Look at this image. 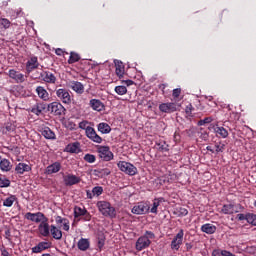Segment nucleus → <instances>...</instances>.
Wrapping results in <instances>:
<instances>
[{"instance_id": "f257e3e1", "label": "nucleus", "mask_w": 256, "mask_h": 256, "mask_svg": "<svg viewBox=\"0 0 256 256\" xmlns=\"http://www.w3.org/2000/svg\"><path fill=\"white\" fill-rule=\"evenodd\" d=\"M96 207L103 217H109L110 219L117 217V210L109 201L100 200L96 203Z\"/></svg>"}, {"instance_id": "f03ea898", "label": "nucleus", "mask_w": 256, "mask_h": 256, "mask_svg": "<svg viewBox=\"0 0 256 256\" xmlns=\"http://www.w3.org/2000/svg\"><path fill=\"white\" fill-rule=\"evenodd\" d=\"M91 217V213L85 207H74V218L78 219V221H81V219L82 221H91Z\"/></svg>"}, {"instance_id": "7ed1b4c3", "label": "nucleus", "mask_w": 256, "mask_h": 256, "mask_svg": "<svg viewBox=\"0 0 256 256\" xmlns=\"http://www.w3.org/2000/svg\"><path fill=\"white\" fill-rule=\"evenodd\" d=\"M117 165L120 171L126 173V175H130V177H133V175H137V167H135V165L126 161H120Z\"/></svg>"}, {"instance_id": "20e7f679", "label": "nucleus", "mask_w": 256, "mask_h": 256, "mask_svg": "<svg viewBox=\"0 0 256 256\" xmlns=\"http://www.w3.org/2000/svg\"><path fill=\"white\" fill-rule=\"evenodd\" d=\"M183 237H185V231L180 229L171 241L170 249H172V251H179V249H181V246L183 245Z\"/></svg>"}, {"instance_id": "39448f33", "label": "nucleus", "mask_w": 256, "mask_h": 256, "mask_svg": "<svg viewBox=\"0 0 256 256\" xmlns=\"http://www.w3.org/2000/svg\"><path fill=\"white\" fill-rule=\"evenodd\" d=\"M151 209V206L147 202H138L133 206L131 212L133 215H147Z\"/></svg>"}, {"instance_id": "423d86ee", "label": "nucleus", "mask_w": 256, "mask_h": 256, "mask_svg": "<svg viewBox=\"0 0 256 256\" xmlns=\"http://www.w3.org/2000/svg\"><path fill=\"white\" fill-rule=\"evenodd\" d=\"M97 153L102 161H112L113 159V152H111L109 146H98Z\"/></svg>"}, {"instance_id": "0eeeda50", "label": "nucleus", "mask_w": 256, "mask_h": 256, "mask_svg": "<svg viewBox=\"0 0 256 256\" xmlns=\"http://www.w3.org/2000/svg\"><path fill=\"white\" fill-rule=\"evenodd\" d=\"M48 111H50V113L52 115H55L57 117H61V115H65V111H67V110L65 109L64 106H62L61 103L52 102L48 105Z\"/></svg>"}, {"instance_id": "6e6552de", "label": "nucleus", "mask_w": 256, "mask_h": 256, "mask_svg": "<svg viewBox=\"0 0 256 256\" xmlns=\"http://www.w3.org/2000/svg\"><path fill=\"white\" fill-rule=\"evenodd\" d=\"M85 135L90 141H93V143L101 144L103 143V138L97 134V131H95V128L88 126L85 131Z\"/></svg>"}, {"instance_id": "1a4fd4ad", "label": "nucleus", "mask_w": 256, "mask_h": 256, "mask_svg": "<svg viewBox=\"0 0 256 256\" xmlns=\"http://www.w3.org/2000/svg\"><path fill=\"white\" fill-rule=\"evenodd\" d=\"M56 97L62 101L65 105L71 104V94L69 90L65 88H59L56 90Z\"/></svg>"}, {"instance_id": "9d476101", "label": "nucleus", "mask_w": 256, "mask_h": 256, "mask_svg": "<svg viewBox=\"0 0 256 256\" xmlns=\"http://www.w3.org/2000/svg\"><path fill=\"white\" fill-rule=\"evenodd\" d=\"M63 181L66 187H73V185H79L81 183V177L74 174H67L63 177Z\"/></svg>"}, {"instance_id": "9b49d317", "label": "nucleus", "mask_w": 256, "mask_h": 256, "mask_svg": "<svg viewBox=\"0 0 256 256\" xmlns=\"http://www.w3.org/2000/svg\"><path fill=\"white\" fill-rule=\"evenodd\" d=\"M151 245V240L147 236H140L135 244L136 251H143V249L149 248Z\"/></svg>"}, {"instance_id": "f8f14e48", "label": "nucleus", "mask_w": 256, "mask_h": 256, "mask_svg": "<svg viewBox=\"0 0 256 256\" xmlns=\"http://www.w3.org/2000/svg\"><path fill=\"white\" fill-rule=\"evenodd\" d=\"M38 79H42L44 83H50L52 85H55V83H57V77L55 76V74H53V72L49 71L41 72Z\"/></svg>"}, {"instance_id": "ddd939ff", "label": "nucleus", "mask_w": 256, "mask_h": 256, "mask_svg": "<svg viewBox=\"0 0 256 256\" xmlns=\"http://www.w3.org/2000/svg\"><path fill=\"white\" fill-rule=\"evenodd\" d=\"M39 58L37 56H32L30 59L26 62V72L33 73L35 69H39Z\"/></svg>"}, {"instance_id": "4468645a", "label": "nucleus", "mask_w": 256, "mask_h": 256, "mask_svg": "<svg viewBox=\"0 0 256 256\" xmlns=\"http://www.w3.org/2000/svg\"><path fill=\"white\" fill-rule=\"evenodd\" d=\"M24 218L27 219L28 221H32L33 223H41V221L45 219V214H43L42 212H37V213L27 212L24 215Z\"/></svg>"}, {"instance_id": "2eb2a0df", "label": "nucleus", "mask_w": 256, "mask_h": 256, "mask_svg": "<svg viewBox=\"0 0 256 256\" xmlns=\"http://www.w3.org/2000/svg\"><path fill=\"white\" fill-rule=\"evenodd\" d=\"M8 76L10 77V79H13L15 83H25V74L15 69H10L8 71Z\"/></svg>"}, {"instance_id": "dca6fc26", "label": "nucleus", "mask_w": 256, "mask_h": 256, "mask_svg": "<svg viewBox=\"0 0 256 256\" xmlns=\"http://www.w3.org/2000/svg\"><path fill=\"white\" fill-rule=\"evenodd\" d=\"M61 162L56 161L50 165H48L45 169L46 175H55V173H59L61 171Z\"/></svg>"}, {"instance_id": "f3484780", "label": "nucleus", "mask_w": 256, "mask_h": 256, "mask_svg": "<svg viewBox=\"0 0 256 256\" xmlns=\"http://www.w3.org/2000/svg\"><path fill=\"white\" fill-rule=\"evenodd\" d=\"M159 109L162 113H175L177 111V104L175 103H162L159 105Z\"/></svg>"}, {"instance_id": "a211bd4d", "label": "nucleus", "mask_w": 256, "mask_h": 256, "mask_svg": "<svg viewBox=\"0 0 256 256\" xmlns=\"http://www.w3.org/2000/svg\"><path fill=\"white\" fill-rule=\"evenodd\" d=\"M103 195V187L96 186L91 190H86L87 199H93V197H101Z\"/></svg>"}, {"instance_id": "6ab92c4d", "label": "nucleus", "mask_w": 256, "mask_h": 256, "mask_svg": "<svg viewBox=\"0 0 256 256\" xmlns=\"http://www.w3.org/2000/svg\"><path fill=\"white\" fill-rule=\"evenodd\" d=\"M155 148L160 153H169V144L163 139L156 140Z\"/></svg>"}, {"instance_id": "aec40b11", "label": "nucleus", "mask_w": 256, "mask_h": 256, "mask_svg": "<svg viewBox=\"0 0 256 256\" xmlns=\"http://www.w3.org/2000/svg\"><path fill=\"white\" fill-rule=\"evenodd\" d=\"M38 231L42 237H49L51 235V226L47 222H42L38 226Z\"/></svg>"}, {"instance_id": "412c9836", "label": "nucleus", "mask_w": 256, "mask_h": 256, "mask_svg": "<svg viewBox=\"0 0 256 256\" xmlns=\"http://www.w3.org/2000/svg\"><path fill=\"white\" fill-rule=\"evenodd\" d=\"M69 87L72 89V91H75V93H78L79 95H83L85 91V86H83V84L79 81H71L69 83Z\"/></svg>"}, {"instance_id": "4be33fe9", "label": "nucleus", "mask_w": 256, "mask_h": 256, "mask_svg": "<svg viewBox=\"0 0 256 256\" xmlns=\"http://www.w3.org/2000/svg\"><path fill=\"white\" fill-rule=\"evenodd\" d=\"M50 233L52 238L56 241H61V239H63V231L55 225L50 226Z\"/></svg>"}, {"instance_id": "5701e85b", "label": "nucleus", "mask_w": 256, "mask_h": 256, "mask_svg": "<svg viewBox=\"0 0 256 256\" xmlns=\"http://www.w3.org/2000/svg\"><path fill=\"white\" fill-rule=\"evenodd\" d=\"M36 93L39 99H42V101H49V99H51V97L49 96V92H47V90L43 86H37Z\"/></svg>"}, {"instance_id": "b1692460", "label": "nucleus", "mask_w": 256, "mask_h": 256, "mask_svg": "<svg viewBox=\"0 0 256 256\" xmlns=\"http://www.w3.org/2000/svg\"><path fill=\"white\" fill-rule=\"evenodd\" d=\"M89 105L93 111L101 112L105 109V104L99 99H91Z\"/></svg>"}, {"instance_id": "393cba45", "label": "nucleus", "mask_w": 256, "mask_h": 256, "mask_svg": "<svg viewBox=\"0 0 256 256\" xmlns=\"http://www.w3.org/2000/svg\"><path fill=\"white\" fill-rule=\"evenodd\" d=\"M17 175H23L24 173H29L31 171V166L25 163H18L15 167Z\"/></svg>"}, {"instance_id": "a878e982", "label": "nucleus", "mask_w": 256, "mask_h": 256, "mask_svg": "<svg viewBox=\"0 0 256 256\" xmlns=\"http://www.w3.org/2000/svg\"><path fill=\"white\" fill-rule=\"evenodd\" d=\"M0 169L4 173H9L13 169V164L7 158H3L0 160Z\"/></svg>"}, {"instance_id": "bb28decb", "label": "nucleus", "mask_w": 256, "mask_h": 256, "mask_svg": "<svg viewBox=\"0 0 256 256\" xmlns=\"http://www.w3.org/2000/svg\"><path fill=\"white\" fill-rule=\"evenodd\" d=\"M51 247V243L49 242H40L38 245L32 248V253H41Z\"/></svg>"}, {"instance_id": "cd10ccee", "label": "nucleus", "mask_w": 256, "mask_h": 256, "mask_svg": "<svg viewBox=\"0 0 256 256\" xmlns=\"http://www.w3.org/2000/svg\"><path fill=\"white\" fill-rule=\"evenodd\" d=\"M67 153H81V143L73 142L66 146Z\"/></svg>"}, {"instance_id": "c85d7f7f", "label": "nucleus", "mask_w": 256, "mask_h": 256, "mask_svg": "<svg viewBox=\"0 0 256 256\" xmlns=\"http://www.w3.org/2000/svg\"><path fill=\"white\" fill-rule=\"evenodd\" d=\"M161 203H165V198L163 197L155 198L153 200V204H152V208L150 209V212L154 213V215H157V213H159L157 209H159V205H161Z\"/></svg>"}, {"instance_id": "c756f323", "label": "nucleus", "mask_w": 256, "mask_h": 256, "mask_svg": "<svg viewBox=\"0 0 256 256\" xmlns=\"http://www.w3.org/2000/svg\"><path fill=\"white\" fill-rule=\"evenodd\" d=\"M217 231V227L213 224H204L201 226V232L206 233L207 235H213Z\"/></svg>"}, {"instance_id": "7c9ffc66", "label": "nucleus", "mask_w": 256, "mask_h": 256, "mask_svg": "<svg viewBox=\"0 0 256 256\" xmlns=\"http://www.w3.org/2000/svg\"><path fill=\"white\" fill-rule=\"evenodd\" d=\"M77 247L80 251H87L91 247V242L87 238H81L77 243Z\"/></svg>"}, {"instance_id": "2f4dec72", "label": "nucleus", "mask_w": 256, "mask_h": 256, "mask_svg": "<svg viewBox=\"0 0 256 256\" xmlns=\"http://www.w3.org/2000/svg\"><path fill=\"white\" fill-rule=\"evenodd\" d=\"M98 131L103 135L111 133V126L105 122H101L97 125Z\"/></svg>"}, {"instance_id": "473e14b6", "label": "nucleus", "mask_w": 256, "mask_h": 256, "mask_svg": "<svg viewBox=\"0 0 256 256\" xmlns=\"http://www.w3.org/2000/svg\"><path fill=\"white\" fill-rule=\"evenodd\" d=\"M17 201V196L10 195L3 200V207H13V203Z\"/></svg>"}, {"instance_id": "72a5a7b5", "label": "nucleus", "mask_w": 256, "mask_h": 256, "mask_svg": "<svg viewBox=\"0 0 256 256\" xmlns=\"http://www.w3.org/2000/svg\"><path fill=\"white\" fill-rule=\"evenodd\" d=\"M210 129H213V131L216 133L217 137H221L222 139H225V128L224 127H220L219 124H216L215 126H213Z\"/></svg>"}, {"instance_id": "f704fd0d", "label": "nucleus", "mask_w": 256, "mask_h": 256, "mask_svg": "<svg viewBox=\"0 0 256 256\" xmlns=\"http://www.w3.org/2000/svg\"><path fill=\"white\" fill-rule=\"evenodd\" d=\"M42 135L45 139H55V132L49 127H44L42 130Z\"/></svg>"}, {"instance_id": "c9c22d12", "label": "nucleus", "mask_w": 256, "mask_h": 256, "mask_svg": "<svg viewBox=\"0 0 256 256\" xmlns=\"http://www.w3.org/2000/svg\"><path fill=\"white\" fill-rule=\"evenodd\" d=\"M115 73L117 77H119L120 79H123V75H125V66L123 65V62L116 64Z\"/></svg>"}, {"instance_id": "e433bc0d", "label": "nucleus", "mask_w": 256, "mask_h": 256, "mask_svg": "<svg viewBox=\"0 0 256 256\" xmlns=\"http://www.w3.org/2000/svg\"><path fill=\"white\" fill-rule=\"evenodd\" d=\"M79 61H81V55L76 52H70V56L68 59L69 65H73V63H77Z\"/></svg>"}, {"instance_id": "4c0bfd02", "label": "nucleus", "mask_w": 256, "mask_h": 256, "mask_svg": "<svg viewBox=\"0 0 256 256\" xmlns=\"http://www.w3.org/2000/svg\"><path fill=\"white\" fill-rule=\"evenodd\" d=\"M11 27V21L7 18L0 17V29H9Z\"/></svg>"}, {"instance_id": "58836bf2", "label": "nucleus", "mask_w": 256, "mask_h": 256, "mask_svg": "<svg viewBox=\"0 0 256 256\" xmlns=\"http://www.w3.org/2000/svg\"><path fill=\"white\" fill-rule=\"evenodd\" d=\"M247 223L249 225H253V227H256V214L254 213H247Z\"/></svg>"}, {"instance_id": "ea45409f", "label": "nucleus", "mask_w": 256, "mask_h": 256, "mask_svg": "<svg viewBox=\"0 0 256 256\" xmlns=\"http://www.w3.org/2000/svg\"><path fill=\"white\" fill-rule=\"evenodd\" d=\"M83 159L86 163H95V161H97V157L90 153L85 154Z\"/></svg>"}, {"instance_id": "a19ab883", "label": "nucleus", "mask_w": 256, "mask_h": 256, "mask_svg": "<svg viewBox=\"0 0 256 256\" xmlns=\"http://www.w3.org/2000/svg\"><path fill=\"white\" fill-rule=\"evenodd\" d=\"M7 187H11V180H9L8 178H1L0 177V188H7Z\"/></svg>"}, {"instance_id": "79ce46f5", "label": "nucleus", "mask_w": 256, "mask_h": 256, "mask_svg": "<svg viewBox=\"0 0 256 256\" xmlns=\"http://www.w3.org/2000/svg\"><path fill=\"white\" fill-rule=\"evenodd\" d=\"M95 173H99L102 177H107L108 175H111V170L109 168H102L99 170H94Z\"/></svg>"}, {"instance_id": "37998d69", "label": "nucleus", "mask_w": 256, "mask_h": 256, "mask_svg": "<svg viewBox=\"0 0 256 256\" xmlns=\"http://www.w3.org/2000/svg\"><path fill=\"white\" fill-rule=\"evenodd\" d=\"M115 93H117V95H127V87H125V86H116L115 87Z\"/></svg>"}, {"instance_id": "c03bdc74", "label": "nucleus", "mask_w": 256, "mask_h": 256, "mask_svg": "<svg viewBox=\"0 0 256 256\" xmlns=\"http://www.w3.org/2000/svg\"><path fill=\"white\" fill-rule=\"evenodd\" d=\"M235 205L233 204H226L225 205V214L226 215H232V213H235Z\"/></svg>"}, {"instance_id": "a18cd8bd", "label": "nucleus", "mask_w": 256, "mask_h": 256, "mask_svg": "<svg viewBox=\"0 0 256 256\" xmlns=\"http://www.w3.org/2000/svg\"><path fill=\"white\" fill-rule=\"evenodd\" d=\"M66 129H69V131H75L77 129V124L75 122L69 120L65 123Z\"/></svg>"}, {"instance_id": "49530a36", "label": "nucleus", "mask_w": 256, "mask_h": 256, "mask_svg": "<svg viewBox=\"0 0 256 256\" xmlns=\"http://www.w3.org/2000/svg\"><path fill=\"white\" fill-rule=\"evenodd\" d=\"M178 217H187L189 215V210L187 208L180 207L177 209Z\"/></svg>"}, {"instance_id": "de8ad7c7", "label": "nucleus", "mask_w": 256, "mask_h": 256, "mask_svg": "<svg viewBox=\"0 0 256 256\" xmlns=\"http://www.w3.org/2000/svg\"><path fill=\"white\" fill-rule=\"evenodd\" d=\"M213 121L212 117H206L204 119H201L198 121V125L199 127L203 126V125H208V123H211Z\"/></svg>"}, {"instance_id": "09e8293b", "label": "nucleus", "mask_w": 256, "mask_h": 256, "mask_svg": "<svg viewBox=\"0 0 256 256\" xmlns=\"http://www.w3.org/2000/svg\"><path fill=\"white\" fill-rule=\"evenodd\" d=\"M5 129L8 133H13V131H15L16 127H15V124H12V123H7L5 125Z\"/></svg>"}, {"instance_id": "8fccbe9b", "label": "nucleus", "mask_w": 256, "mask_h": 256, "mask_svg": "<svg viewBox=\"0 0 256 256\" xmlns=\"http://www.w3.org/2000/svg\"><path fill=\"white\" fill-rule=\"evenodd\" d=\"M142 236L147 237L148 241H151V239H155V233L149 230L145 231L144 235Z\"/></svg>"}, {"instance_id": "3c124183", "label": "nucleus", "mask_w": 256, "mask_h": 256, "mask_svg": "<svg viewBox=\"0 0 256 256\" xmlns=\"http://www.w3.org/2000/svg\"><path fill=\"white\" fill-rule=\"evenodd\" d=\"M87 125H89V121L84 120V121L79 123V129H83L85 131V133H86L87 128L89 127Z\"/></svg>"}, {"instance_id": "603ef678", "label": "nucleus", "mask_w": 256, "mask_h": 256, "mask_svg": "<svg viewBox=\"0 0 256 256\" xmlns=\"http://www.w3.org/2000/svg\"><path fill=\"white\" fill-rule=\"evenodd\" d=\"M181 95V88H176L172 92V97L174 99H179V96Z\"/></svg>"}, {"instance_id": "864d4df0", "label": "nucleus", "mask_w": 256, "mask_h": 256, "mask_svg": "<svg viewBox=\"0 0 256 256\" xmlns=\"http://www.w3.org/2000/svg\"><path fill=\"white\" fill-rule=\"evenodd\" d=\"M212 256H225V250H220V249L214 250L212 252Z\"/></svg>"}, {"instance_id": "5fc2aeb1", "label": "nucleus", "mask_w": 256, "mask_h": 256, "mask_svg": "<svg viewBox=\"0 0 256 256\" xmlns=\"http://www.w3.org/2000/svg\"><path fill=\"white\" fill-rule=\"evenodd\" d=\"M193 104H188L187 106H186V108H185V113L187 114V115H191L192 113H193Z\"/></svg>"}, {"instance_id": "6e6d98bb", "label": "nucleus", "mask_w": 256, "mask_h": 256, "mask_svg": "<svg viewBox=\"0 0 256 256\" xmlns=\"http://www.w3.org/2000/svg\"><path fill=\"white\" fill-rule=\"evenodd\" d=\"M66 220H67V218H63L61 216H56V218H55V222L57 223V225L63 224Z\"/></svg>"}, {"instance_id": "4d7b16f0", "label": "nucleus", "mask_w": 256, "mask_h": 256, "mask_svg": "<svg viewBox=\"0 0 256 256\" xmlns=\"http://www.w3.org/2000/svg\"><path fill=\"white\" fill-rule=\"evenodd\" d=\"M63 227V231H69L70 226H69V219H67L64 223H62Z\"/></svg>"}, {"instance_id": "13d9d810", "label": "nucleus", "mask_w": 256, "mask_h": 256, "mask_svg": "<svg viewBox=\"0 0 256 256\" xmlns=\"http://www.w3.org/2000/svg\"><path fill=\"white\" fill-rule=\"evenodd\" d=\"M238 221H247V214H237Z\"/></svg>"}, {"instance_id": "bf43d9fd", "label": "nucleus", "mask_w": 256, "mask_h": 256, "mask_svg": "<svg viewBox=\"0 0 256 256\" xmlns=\"http://www.w3.org/2000/svg\"><path fill=\"white\" fill-rule=\"evenodd\" d=\"M104 245H105V240L99 239L98 240V248L100 251L103 249Z\"/></svg>"}, {"instance_id": "052dcab7", "label": "nucleus", "mask_w": 256, "mask_h": 256, "mask_svg": "<svg viewBox=\"0 0 256 256\" xmlns=\"http://www.w3.org/2000/svg\"><path fill=\"white\" fill-rule=\"evenodd\" d=\"M32 113H34L35 115H39L40 113H42V110L39 107L33 108Z\"/></svg>"}, {"instance_id": "680f3d73", "label": "nucleus", "mask_w": 256, "mask_h": 256, "mask_svg": "<svg viewBox=\"0 0 256 256\" xmlns=\"http://www.w3.org/2000/svg\"><path fill=\"white\" fill-rule=\"evenodd\" d=\"M55 53H56V55H58L59 57H61V55H63V49L57 48V49L55 50Z\"/></svg>"}, {"instance_id": "e2e57ef3", "label": "nucleus", "mask_w": 256, "mask_h": 256, "mask_svg": "<svg viewBox=\"0 0 256 256\" xmlns=\"http://www.w3.org/2000/svg\"><path fill=\"white\" fill-rule=\"evenodd\" d=\"M185 247H186V251H191L193 249V244L186 243Z\"/></svg>"}, {"instance_id": "0e129e2a", "label": "nucleus", "mask_w": 256, "mask_h": 256, "mask_svg": "<svg viewBox=\"0 0 256 256\" xmlns=\"http://www.w3.org/2000/svg\"><path fill=\"white\" fill-rule=\"evenodd\" d=\"M5 237H6V239H9V237H11V231L10 230L5 231Z\"/></svg>"}, {"instance_id": "69168bd1", "label": "nucleus", "mask_w": 256, "mask_h": 256, "mask_svg": "<svg viewBox=\"0 0 256 256\" xmlns=\"http://www.w3.org/2000/svg\"><path fill=\"white\" fill-rule=\"evenodd\" d=\"M125 84L129 87V86L133 85V80H126Z\"/></svg>"}, {"instance_id": "338daca9", "label": "nucleus", "mask_w": 256, "mask_h": 256, "mask_svg": "<svg viewBox=\"0 0 256 256\" xmlns=\"http://www.w3.org/2000/svg\"><path fill=\"white\" fill-rule=\"evenodd\" d=\"M233 117H237V114H235V113H232L231 115H230V119H228V121H234V119H233Z\"/></svg>"}, {"instance_id": "774afa93", "label": "nucleus", "mask_w": 256, "mask_h": 256, "mask_svg": "<svg viewBox=\"0 0 256 256\" xmlns=\"http://www.w3.org/2000/svg\"><path fill=\"white\" fill-rule=\"evenodd\" d=\"M165 84H161L160 86H159V89H165Z\"/></svg>"}]
</instances>
